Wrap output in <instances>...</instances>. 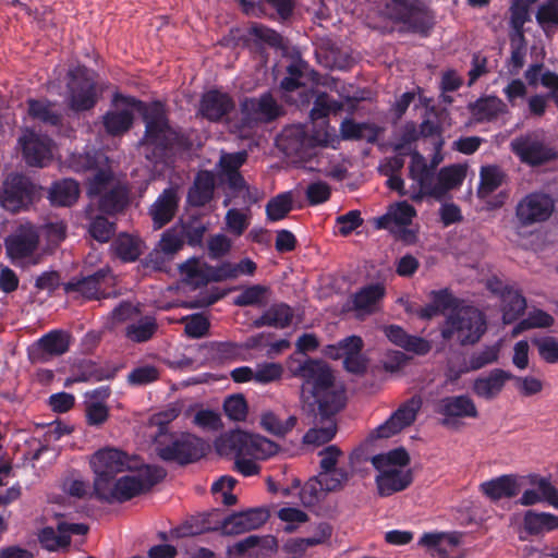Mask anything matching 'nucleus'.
Instances as JSON below:
<instances>
[{"label":"nucleus","mask_w":558,"mask_h":558,"mask_svg":"<svg viewBox=\"0 0 558 558\" xmlns=\"http://www.w3.org/2000/svg\"><path fill=\"white\" fill-rule=\"evenodd\" d=\"M287 367L292 377L302 379L300 398L311 409L317 407L320 420L303 436V442L315 447L330 441L337 425L333 415L345 403L344 387L336 381L330 367L320 360L290 356Z\"/></svg>","instance_id":"nucleus-1"},{"label":"nucleus","mask_w":558,"mask_h":558,"mask_svg":"<svg viewBox=\"0 0 558 558\" xmlns=\"http://www.w3.org/2000/svg\"><path fill=\"white\" fill-rule=\"evenodd\" d=\"M138 112L145 122V135L141 145L145 147V156L149 160L163 157L167 147L174 137L168 124L162 104H144L134 97L116 96L111 109L102 117L105 130L110 135H120L129 131L134 114Z\"/></svg>","instance_id":"nucleus-2"},{"label":"nucleus","mask_w":558,"mask_h":558,"mask_svg":"<svg viewBox=\"0 0 558 558\" xmlns=\"http://www.w3.org/2000/svg\"><path fill=\"white\" fill-rule=\"evenodd\" d=\"M69 167L76 172L93 170L88 179L87 194L97 199L101 211L113 215L122 211L129 203L126 185L116 178L109 167L108 157L100 150L72 154Z\"/></svg>","instance_id":"nucleus-3"},{"label":"nucleus","mask_w":558,"mask_h":558,"mask_svg":"<svg viewBox=\"0 0 558 558\" xmlns=\"http://www.w3.org/2000/svg\"><path fill=\"white\" fill-rule=\"evenodd\" d=\"M372 464L377 471L375 483L381 497L404 490L413 481L410 458L403 448L374 456Z\"/></svg>","instance_id":"nucleus-4"},{"label":"nucleus","mask_w":558,"mask_h":558,"mask_svg":"<svg viewBox=\"0 0 558 558\" xmlns=\"http://www.w3.org/2000/svg\"><path fill=\"white\" fill-rule=\"evenodd\" d=\"M486 330V314L474 305L463 304L446 317L440 335L448 342L473 345L481 340Z\"/></svg>","instance_id":"nucleus-5"},{"label":"nucleus","mask_w":558,"mask_h":558,"mask_svg":"<svg viewBox=\"0 0 558 558\" xmlns=\"http://www.w3.org/2000/svg\"><path fill=\"white\" fill-rule=\"evenodd\" d=\"M165 476V471L148 464L142 465L134 473L113 480L97 498L107 502L126 501L157 484Z\"/></svg>","instance_id":"nucleus-6"},{"label":"nucleus","mask_w":558,"mask_h":558,"mask_svg":"<svg viewBox=\"0 0 558 558\" xmlns=\"http://www.w3.org/2000/svg\"><path fill=\"white\" fill-rule=\"evenodd\" d=\"M220 454H248L260 460L274 456L278 446L260 435L248 434L240 429L222 434L215 442Z\"/></svg>","instance_id":"nucleus-7"},{"label":"nucleus","mask_w":558,"mask_h":558,"mask_svg":"<svg viewBox=\"0 0 558 558\" xmlns=\"http://www.w3.org/2000/svg\"><path fill=\"white\" fill-rule=\"evenodd\" d=\"M415 208L408 202L390 205L385 215L375 219V227L388 230L398 241L407 245L416 243L418 228L412 225Z\"/></svg>","instance_id":"nucleus-8"},{"label":"nucleus","mask_w":558,"mask_h":558,"mask_svg":"<svg viewBox=\"0 0 558 558\" xmlns=\"http://www.w3.org/2000/svg\"><path fill=\"white\" fill-rule=\"evenodd\" d=\"M94 473V492L97 497L116 478L118 473L131 470L126 454L116 448L106 447L96 451L89 459Z\"/></svg>","instance_id":"nucleus-9"},{"label":"nucleus","mask_w":558,"mask_h":558,"mask_svg":"<svg viewBox=\"0 0 558 558\" xmlns=\"http://www.w3.org/2000/svg\"><path fill=\"white\" fill-rule=\"evenodd\" d=\"M381 14L402 25V29L426 35L432 27L427 12L416 0H385Z\"/></svg>","instance_id":"nucleus-10"},{"label":"nucleus","mask_w":558,"mask_h":558,"mask_svg":"<svg viewBox=\"0 0 558 558\" xmlns=\"http://www.w3.org/2000/svg\"><path fill=\"white\" fill-rule=\"evenodd\" d=\"M167 435L160 434L156 438V451L163 461H175L181 464L193 462L204 453L202 440L189 433L179 437H170L166 442Z\"/></svg>","instance_id":"nucleus-11"},{"label":"nucleus","mask_w":558,"mask_h":558,"mask_svg":"<svg viewBox=\"0 0 558 558\" xmlns=\"http://www.w3.org/2000/svg\"><path fill=\"white\" fill-rule=\"evenodd\" d=\"M66 99L74 111L88 110L95 106L96 84L93 73L85 66L70 70Z\"/></svg>","instance_id":"nucleus-12"},{"label":"nucleus","mask_w":558,"mask_h":558,"mask_svg":"<svg viewBox=\"0 0 558 558\" xmlns=\"http://www.w3.org/2000/svg\"><path fill=\"white\" fill-rule=\"evenodd\" d=\"M422 405L423 400L417 395L405 400L384 423L371 432L369 437L372 439H387L398 435L415 422Z\"/></svg>","instance_id":"nucleus-13"},{"label":"nucleus","mask_w":558,"mask_h":558,"mask_svg":"<svg viewBox=\"0 0 558 558\" xmlns=\"http://www.w3.org/2000/svg\"><path fill=\"white\" fill-rule=\"evenodd\" d=\"M510 145L519 159L530 166H539L558 158V151L545 143L544 135L539 132L519 136Z\"/></svg>","instance_id":"nucleus-14"},{"label":"nucleus","mask_w":558,"mask_h":558,"mask_svg":"<svg viewBox=\"0 0 558 558\" xmlns=\"http://www.w3.org/2000/svg\"><path fill=\"white\" fill-rule=\"evenodd\" d=\"M36 193V186L28 178L11 174L0 190V206L12 213L24 210L34 202Z\"/></svg>","instance_id":"nucleus-15"},{"label":"nucleus","mask_w":558,"mask_h":558,"mask_svg":"<svg viewBox=\"0 0 558 558\" xmlns=\"http://www.w3.org/2000/svg\"><path fill=\"white\" fill-rule=\"evenodd\" d=\"M555 209L553 197L544 192H531L515 206V219L520 227H530L549 219Z\"/></svg>","instance_id":"nucleus-16"},{"label":"nucleus","mask_w":558,"mask_h":558,"mask_svg":"<svg viewBox=\"0 0 558 558\" xmlns=\"http://www.w3.org/2000/svg\"><path fill=\"white\" fill-rule=\"evenodd\" d=\"M242 125L239 134L246 137L245 129H251L257 123H265L276 119L280 114V107L269 93L263 94L259 98H246L241 105Z\"/></svg>","instance_id":"nucleus-17"},{"label":"nucleus","mask_w":558,"mask_h":558,"mask_svg":"<svg viewBox=\"0 0 558 558\" xmlns=\"http://www.w3.org/2000/svg\"><path fill=\"white\" fill-rule=\"evenodd\" d=\"M409 178L412 184L409 186V197L414 202H421L424 197H432V190L436 187L434 171L426 159L418 151L411 153Z\"/></svg>","instance_id":"nucleus-18"},{"label":"nucleus","mask_w":558,"mask_h":558,"mask_svg":"<svg viewBox=\"0 0 558 558\" xmlns=\"http://www.w3.org/2000/svg\"><path fill=\"white\" fill-rule=\"evenodd\" d=\"M22 147L23 157L26 163L36 167L47 166L53 158L52 141L31 130H25L19 140Z\"/></svg>","instance_id":"nucleus-19"},{"label":"nucleus","mask_w":558,"mask_h":558,"mask_svg":"<svg viewBox=\"0 0 558 558\" xmlns=\"http://www.w3.org/2000/svg\"><path fill=\"white\" fill-rule=\"evenodd\" d=\"M277 146L288 157H296L300 160L312 157L308 126L303 124L286 126L277 138Z\"/></svg>","instance_id":"nucleus-20"},{"label":"nucleus","mask_w":558,"mask_h":558,"mask_svg":"<svg viewBox=\"0 0 558 558\" xmlns=\"http://www.w3.org/2000/svg\"><path fill=\"white\" fill-rule=\"evenodd\" d=\"M268 519L269 511L266 508H252L227 517L221 524V530L227 535L243 534L259 529Z\"/></svg>","instance_id":"nucleus-21"},{"label":"nucleus","mask_w":558,"mask_h":558,"mask_svg":"<svg viewBox=\"0 0 558 558\" xmlns=\"http://www.w3.org/2000/svg\"><path fill=\"white\" fill-rule=\"evenodd\" d=\"M348 481V472L343 469L319 471L314 480H311L301 489L300 496L304 505H313L318 500L316 486L322 492H332L342 487Z\"/></svg>","instance_id":"nucleus-22"},{"label":"nucleus","mask_w":558,"mask_h":558,"mask_svg":"<svg viewBox=\"0 0 558 558\" xmlns=\"http://www.w3.org/2000/svg\"><path fill=\"white\" fill-rule=\"evenodd\" d=\"M38 234L31 225H21L5 240L7 253L13 262H20L31 256L37 248Z\"/></svg>","instance_id":"nucleus-23"},{"label":"nucleus","mask_w":558,"mask_h":558,"mask_svg":"<svg viewBox=\"0 0 558 558\" xmlns=\"http://www.w3.org/2000/svg\"><path fill=\"white\" fill-rule=\"evenodd\" d=\"M182 280L194 288L205 286L208 282H220L216 278L218 265L213 266L202 257H191L179 266Z\"/></svg>","instance_id":"nucleus-24"},{"label":"nucleus","mask_w":558,"mask_h":558,"mask_svg":"<svg viewBox=\"0 0 558 558\" xmlns=\"http://www.w3.org/2000/svg\"><path fill=\"white\" fill-rule=\"evenodd\" d=\"M527 481L533 487L522 493L519 499L520 505L532 506L546 502L558 509V489L548 478L533 474L527 476Z\"/></svg>","instance_id":"nucleus-25"},{"label":"nucleus","mask_w":558,"mask_h":558,"mask_svg":"<svg viewBox=\"0 0 558 558\" xmlns=\"http://www.w3.org/2000/svg\"><path fill=\"white\" fill-rule=\"evenodd\" d=\"M436 412L444 416L441 423L446 426L452 425L457 418L477 416V409L468 396L442 398L437 404Z\"/></svg>","instance_id":"nucleus-26"},{"label":"nucleus","mask_w":558,"mask_h":558,"mask_svg":"<svg viewBox=\"0 0 558 558\" xmlns=\"http://www.w3.org/2000/svg\"><path fill=\"white\" fill-rule=\"evenodd\" d=\"M179 202L177 187L169 186L162 191L148 209L155 230L161 229L173 219Z\"/></svg>","instance_id":"nucleus-27"},{"label":"nucleus","mask_w":558,"mask_h":558,"mask_svg":"<svg viewBox=\"0 0 558 558\" xmlns=\"http://www.w3.org/2000/svg\"><path fill=\"white\" fill-rule=\"evenodd\" d=\"M513 374L502 368H494L475 378L473 392L486 400L495 399L504 390L506 384L511 380Z\"/></svg>","instance_id":"nucleus-28"},{"label":"nucleus","mask_w":558,"mask_h":558,"mask_svg":"<svg viewBox=\"0 0 558 558\" xmlns=\"http://www.w3.org/2000/svg\"><path fill=\"white\" fill-rule=\"evenodd\" d=\"M234 109L232 98L216 89L205 93L201 99L199 113L209 121H219Z\"/></svg>","instance_id":"nucleus-29"},{"label":"nucleus","mask_w":558,"mask_h":558,"mask_svg":"<svg viewBox=\"0 0 558 558\" xmlns=\"http://www.w3.org/2000/svg\"><path fill=\"white\" fill-rule=\"evenodd\" d=\"M524 477L513 474L500 475L481 484V490L492 500L517 496L523 486Z\"/></svg>","instance_id":"nucleus-30"},{"label":"nucleus","mask_w":558,"mask_h":558,"mask_svg":"<svg viewBox=\"0 0 558 558\" xmlns=\"http://www.w3.org/2000/svg\"><path fill=\"white\" fill-rule=\"evenodd\" d=\"M429 300L430 302L427 305L417 311V316L423 319H429L444 314L446 311L453 312L464 304L463 301L456 298L447 288L430 291Z\"/></svg>","instance_id":"nucleus-31"},{"label":"nucleus","mask_w":558,"mask_h":558,"mask_svg":"<svg viewBox=\"0 0 558 558\" xmlns=\"http://www.w3.org/2000/svg\"><path fill=\"white\" fill-rule=\"evenodd\" d=\"M385 337L395 345L404 349L405 351L413 352L418 355H424L429 352L430 343L417 336H411L398 325H387L381 327Z\"/></svg>","instance_id":"nucleus-32"},{"label":"nucleus","mask_w":558,"mask_h":558,"mask_svg":"<svg viewBox=\"0 0 558 558\" xmlns=\"http://www.w3.org/2000/svg\"><path fill=\"white\" fill-rule=\"evenodd\" d=\"M184 241L180 233V227L175 225L167 229L158 242L157 247L149 255V260L155 269H161V263L165 258H171L175 253L182 250Z\"/></svg>","instance_id":"nucleus-33"},{"label":"nucleus","mask_w":558,"mask_h":558,"mask_svg":"<svg viewBox=\"0 0 558 558\" xmlns=\"http://www.w3.org/2000/svg\"><path fill=\"white\" fill-rule=\"evenodd\" d=\"M262 197L260 191L255 186H250L243 177H233L227 184V193L223 199V206H229L232 202L241 205V208H250Z\"/></svg>","instance_id":"nucleus-34"},{"label":"nucleus","mask_w":558,"mask_h":558,"mask_svg":"<svg viewBox=\"0 0 558 558\" xmlns=\"http://www.w3.org/2000/svg\"><path fill=\"white\" fill-rule=\"evenodd\" d=\"M466 177V166L454 163L444 167L436 177V187L432 190V197L440 201L447 193L453 189H458Z\"/></svg>","instance_id":"nucleus-35"},{"label":"nucleus","mask_w":558,"mask_h":558,"mask_svg":"<svg viewBox=\"0 0 558 558\" xmlns=\"http://www.w3.org/2000/svg\"><path fill=\"white\" fill-rule=\"evenodd\" d=\"M385 294V286L380 282L364 286L353 295L354 310L360 315L374 313L379 308Z\"/></svg>","instance_id":"nucleus-36"},{"label":"nucleus","mask_w":558,"mask_h":558,"mask_svg":"<svg viewBox=\"0 0 558 558\" xmlns=\"http://www.w3.org/2000/svg\"><path fill=\"white\" fill-rule=\"evenodd\" d=\"M110 274L108 268L100 269L92 276L84 277L82 279H72L65 284V291L68 293H75L83 296L84 299H101L106 298L107 294L100 292L101 280Z\"/></svg>","instance_id":"nucleus-37"},{"label":"nucleus","mask_w":558,"mask_h":558,"mask_svg":"<svg viewBox=\"0 0 558 558\" xmlns=\"http://www.w3.org/2000/svg\"><path fill=\"white\" fill-rule=\"evenodd\" d=\"M215 174L210 171H199L187 194V203L191 206L201 207L207 204L214 196Z\"/></svg>","instance_id":"nucleus-38"},{"label":"nucleus","mask_w":558,"mask_h":558,"mask_svg":"<svg viewBox=\"0 0 558 558\" xmlns=\"http://www.w3.org/2000/svg\"><path fill=\"white\" fill-rule=\"evenodd\" d=\"M459 541L460 535L458 533L434 532L423 534L418 545L426 548L433 556L448 558L447 546L454 547L459 544Z\"/></svg>","instance_id":"nucleus-39"},{"label":"nucleus","mask_w":558,"mask_h":558,"mask_svg":"<svg viewBox=\"0 0 558 558\" xmlns=\"http://www.w3.org/2000/svg\"><path fill=\"white\" fill-rule=\"evenodd\" d=\"M524 77L531 86L536 87L538 84H541L543 87L547 88L549 90V96L558 106L557 73L544 69L543 64H532L526 69Z\"/></svg>","instance_id":"nucleus-40"},{"label":"nucleus","mask_w":558,"mask_h":558,"mask_svg":"<svg viewBox=\"0 0 558 558\" xmlns=\"http://www.w3.org/2000/svg\"><path fill=\"white\" fill-rule=\"evenodd\" d=\"M257 270L256 263L250 258L244 257L239 262L223 260L218 264L217 279L221 281L236 280L241 277H253Z\"/></svg>","instance_id":"nucleus-41"},{"label":"nucleus","mask_w":558,"mask_h":558,"mask_svg":"<svg viewBox=\"0 0 558 558\" xmlns=\"http://www.w3.org/2000/svg\"><path fill=\"white\" fill-rule=\"evenodd\" d=\"M523 525L530 535L544 534L558 530V515L529 510L524 514Z\"/></svg>","instance_id":"nucleus-42"},{"label":"nucleus","mask_w":558,"mask_h":558,"mask_svg":"<svg viewBox=\"0 0 558 558\" xmlns=\"http://www.w3.org/2000/svg\"><path fill=\"white\" fill-rule=\"evenodd\" d=\"M500 311L504 324H511L524 313L526 300L519 289H512L502 294L500 299Z\"/></svg>","instance_id":"nucleus-43"},{"label":"nucleus","mask_w":558,"mask_h":558,"mask_svg":"<svg viewBox=\"0 0 558 558\" xmlns=\"http://www.w3.org/2000/svg\"><path fill=\"white\" fill-rule=\"evenodd\" d=\"M471 112L476 121H492L506 112V105L496 96H487L471 105Z\"/></svg>","instance_id":"nucleus-44"},{"label":"nucleus","mask_w":558,"mask_h":558,"mask_svg":"<svg viewBox=\"0 0 558 558\" xmlns=\"http://www.w3.org/2000/svg\"><path fill=\"white\" fill-rule=\"evenodd\" d=\"M37 347L44 355H61L69 350L70 335L63 330H52L37 341Z\"/></svg>","instance_id":"nucleus-45"},{"label":"nucleus","mask_w":558,"mask_h":558,"mask_svg":"<svg viewBox=\"0 0 558 558\" xmlns=\"http://www.w3.org/2000/svg\"><path fill=\"white\" fill-rule=\"evenodd\" d=\"M80 195V187L76 181L64 179L56 182L49 191V199L53 205L71 206Z\"/></svg>","instance_id":"nucleus-46"},{"label":"nucleus","mask_w":558,"mask_h":558,"mask_svg":"<svg viewBox=\"0 0 558 558\" xmlns=\"http://www.w3.org/2000/svg\"><path fill=\"white\" fill-rule=\"evenodd\" d=\"M157 331V323L154 316H138L135 320L128 324L125 337L132 342H145L153 338Z\"/></svg>","instance_id":"nucleus-47"},{"label":"nucleus","mask_w":558,"mask_h":558,"mask_svg":"<svg viewBox=\"0 0 558 558\" xmlns=\"http://www.w3.org/2000/svg\"><path fill=\"white\" fill-rule=\"evenodd\" d=\"M293 317L292 308L283 303L274 304L255 320L257 327L270 326L276 328L287 327Z\"/></svg>","instance_id":"nucleus-48"},{"label":"nucleus","mask_w":558,"mask_h":558,"mask_svg":"<svg viewBox=\"0 0 558 558\" xmlns=\"http://www.w3.org/2000/svg\"><path fill=\"white\" fill-rule=\"evenodd\" d=\"M246 158L247 153L244 150L231 154H221L219 162L217 165L218 175L220 180L228 184L232 181L233 177H242L239 172V169L246 161Z\"/></svg>","instance_id":"nucleus-49"},{"label":"nucleus","mask_w":558,"mask_h":558,"mask_svg":"<svg viewBox=\"0 0 558 558\" xmlns=\"http://www.w3.org/2000/svg\"><path fill=\"white\" fill-rule=\"evenodd\" d=\"M295 415H289L286 420H281L275 412L265 411L260 415L262 427L278 437H283L290 433L296 425Z\"/></svg>","instance_id":"nucleus-50"},{"label":"nucleus","mask_w":558,"mask_h":558,"mask_svg":"<svg viewBox=\"0 0 558 558\" xmlns=\"http://www.w3.org/2000/svg\"><path fill=\"white\" fill-rule=\"evenodd\" d=\"M308 141L312 155L314 154V149L316 147L336 148L339 144V138L335 129H331L329 124L324 120L317 124H312L311 134L308 133Z\"/></svg>","instance_id":"nucleus-51"},{"label":"nucleus","mask_w":558,"mask_h":558,"mask_svg":"<svg viewBox=\"0 0 558 558\" xmlns=\"http://www.w3.org/2000/svg\"><path fill=\"white\" fill-rule=\"evenodd\" d=\"M116 256L123 262H133L141 255V242L129 234H120L111 244Z\"/></svg>","instance_id":"nucleus-52"},{"label":"nucleus","mask_w":558,"mask_h":558,"mask_svg":"<svg viewBox=\"0 0 558 558\" xmlns=\"http://www.w3.org/2000/svg\"><path fill=\"white\" fill-rule=\"evenodd\" d=\"M555 323L554 317L539 308L531 310L526 317L520 320L512 329L511 335L518 336L523 330L535 329V328H548Z\"/></svg>","instance_id":"nucleus-53"},{"label":"nucleus","mask_w":558,"mask_h":558,"mask_svg":"<svg viewBox=\"0 0 558 558\" xmlns=\"http://www.w3.org/2000/svg\"><path fill=\"white\" fill-rule=\"evenodd\" d=\"M175 226L180 227L182 240H186L190 246H201L203 244L207 226L198 217H191L186 221L180 220Z\"/></svg>","instance_id":"nucleus-54"},{"label":"nucleus","mask_w":558,"mask_h":558,"mask_svg":"<svg viewBox=\"0 0 558 558\" xmlns=\"http://www.w3.org/2000/svg\"><path fill=\"white\" fill-rule=\"evenodd\" d=\"M252 213L250 208L232 207L225 216L226 230L234 236L242 235L248 228Z\"/></svg>","instance_id":"nucleus-55"},{"label":"nucleus","mask_w":558,"mask_h":558,"mask_svg":"<svg viewBox=\"0 0 558 558\" xmlns=\"http://www.w3.org/2000/svg\"><path fill=\"white\" fill-rule=\"evenodd\" d=\"M269 288L263 284L247 286L234 298L238 306H260L269 296Z\"/></svg>","instance_id":"nucleus-56"},{"label":"nucleus","mask_w":558,"mask_h":558,"mask_svg":"<svg viewBox=\"0 0 558 558\" xmlns=\"http://www.w3.org/2000/svg\"><path fill=\"white\" fill-rule=\"evenodd\" d=\"M481 182L477 190L480 197H486L497 190L504 181V172L497 166H484L481 169Z\"/></svg>","instance_id":"nucleus-57"},{"label":"nucleus","mask_w":558,"mask_h":558,"mask_svg":"<svg viewBox=\"0 0 558 558\" xmlns=\"http://www.w3.org/2000/svg\"><path fill=\"white\" fill-rule=\"evenodd\" d=\"M38 539L48 550H57L69 545V535L60 523L56 529L51 526L44 527L38 534Z\"/></svg>","instance_id":"nucleus-58"},{"label":"nucleus","mask_w":558,"mask_h":558,"mask_svg":"<svg viewBox=\"0 0 558 558\" xmlns=\"http://www.w3.org/2000/svg\"><path fill=\"white\" fill-rule=\"evenodd\" d=\"M293 197L291 192H283L272 197L266 205L268 220L283 219L292 209Z\"/></svg>","instance_id":"nucleus-59"},{"label":"nucleus","mask_w":558,"mask_h":558,"mask_svg":"<svg viewBox=\"0 0 558 558\" xmlns=\"http://www.w3.org/2000/svg\"><path fill=\"white\" fill-rule=\"evenodd\" d=\"M28 114L35 120L51 125H57L60 120V116L54 110L53 106L46 100H29Z\"/></svg>","instance_id":"nucleus-60"},{"label":"nucleus","mask_w":558,"mask_h":558,"mask_svg":"<svg viewBox=\"0 0 558 558\" xmlns=\"http://www.w3.org/2000/svg\"><path fill=\"white\" fill-rule=\"evenodd\" d=\"M240 2L244 12L252 15L263 14L266 4L272 7L282 19L289 16L292 11L291 0H259L257 4L246 3L245 0H240Z\"/></svg>","instance_id":"nucleus-61"},{"label":"nucleus","mask_w":558,"mask_h":558,"mask_svg":"<svg viewBox=\"0 0 558 558\" xmlns=\"http://www.w3.org/2000/svg\"><path fill=\"white\" fill-rule=\"evenodd\" d=\"M262 538L251 535L228 547V555L231 558H256L259 554Z\"/></svg>","instance_id":"nucleus-62"},{"label":"nucleus","mask_w":558,"mask_h":558,"mask_svg":"<svg viewBox=\"0 0 558 558\" xmlns=\"http://www.w3.org/2000/svg\"><path fill=\"white\" fill-rule=\"evenodd\" d=\"M536 20L546 34L558 26V0H548L538 8Z\"/></svg>","instance_id":"nucleus-63"},{"label":"nucleus","mask_w":558,"mask_h":558,"mask_svg":"<svg viewBox=\"0 0 558 558\" xmlns=\"http://www.w3.org/2000/svg\"><path fill=\"white\" fill-rule=\"evenodd\" d=\"M538 356L547 364L558 363V338L554 336H543L533 339Z\"/></svg>","instance_id":"nucleus-64"}]
</instances>
